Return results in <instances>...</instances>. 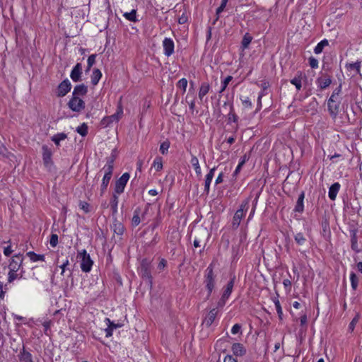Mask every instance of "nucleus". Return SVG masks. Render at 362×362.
I'll use <instances>...</instances> for the list:
<instances>
[{
  "instance_id": "obj_1",
  "label": "nucleus",
  "mask_w": 362,
  "mask_h": 362,
  "mask_svg": "<svg viewBox=\"0 0 362 362\" xmlns=\"http://www.w3.org/2000/svg\"><path fill=\"white\" fill-rule=\"evenodd\" d=\"M138 271L141 278L146 280L150 287H151L153 284V277L151 275V260L147 258L143 259L141 262Z\"/></svg>"
},
{
  "instance_id": "obj_2",
  "label": "nucleus",
  "mask_w": 362,
  "mask_h": 362,
  "mask_svg": "<svg viewBox=\"0 0 362 362\" xmlns=\"http://www.w3.org/2000/svg\"><path fill=\"white\" fill-rule=\"evenodd\" d=\"M216 275L214 272V266L212 264H209V267L206 269V275L204 283L205 284V286L207 289L208 294L207 298H209L214 289L215 287V281Z\"/></svg>"
},
{
  "instance_id": "obj_3",
  "label": "nucleus",
  "mask_w": 362,
  "mask_h": 362,
  "mask_svg": "<svg viewBox=\"0 0 362 362\" xmlns=\"http://www.w3.org/2000/svg\"><path fill=\"white\" fill-rule=\"evenodd\" d=\"M250 198L245 199L240 206V209L234 214L232 226L233 228H238L240 224L242 218L245 216V213L249 209Z\"/></svg>"
},
{
  "instance_id": "obj_4",
  "label": "nucleus",
  "mask_w": 362,
  "mask_h": 362,
  "mask_svg": "<svg viewBox=\"0 0 362 362\" xmlns=\"http://www.w3.org/2000/svg\"><path fill=\"white\" fill-rule=\"evenodd\" d=\"M77 257L81 259V269L83 272H89L93 264L90 255L86 250H82L78 252Z\"/></svg>"
},
{
  "instance_id": "obj_5",
  "label": "nucleus",
  "mask_w": 362,
  "mask_h": 362,
  "mask_svg": "<svg viewBox=\"0 0 362 362\" xmlns=\"http://www.w3.org/2000/svg\"><path fill=\"white\" fill-rule=\"evenodd\" d=\"M129 177L130 175L128 173L122 174V175L115 182L114 193L117 194L123 193Z\"/></svg>"
},
{
  "instance_id": "obj_6",
  "label": "nucleus",
  "mask_w": 362,
  "mask_h": 362,
  "mask_svg": "<svg viewBox=\"0 0 362 362\" xmlns=\"http://www.w3.org/2000/svg\"><path fill=\"white\" fill-rule=\"evenodd\" d=\"M67 105L72 111L79 112L85 108V102L80 98L72 96Z\"/></svg>"
},
{
  "instance_id": "obj_7",
  "label": "nucleus",
  "mask_w": 362,
  "mask_h": 362,
  "mask_svg": "<svg viewBox=\"0 0 362 362\" xmlns=\"http://www.w3.org/2000/svg\"><path fill=\"white\" fill-rule=\"evenodd\" d=\"M71 83L68 78L62 81L57 86L56 95L59 98L65 96L71 89Z\"/></svg>"
},
{
  "instance_id": "obj_8",
  "label": "nucleus",
  "mask_w": 362,
  "mask_h": 362,
  "mask_svg": "<svg viewBox=\"0 0 362 362\" xmlns=\"http://www.w3.org/2000/svg\"><path fill=\"white\" fill-rule=\"evenodd\" d=\"M122 115L123 108L122 105L119 104L116 112L110 116L104 117L103 119V122L106 125H109L110 123H112L113 122H118L119 119L122 117Z\"/></svg>"
},
{
  "instance_id": "obj_9",
  "label": "nucleus",
  "mask_w": 362,
  "mask_h": 362,
  "mask_svg": "<svg viewBox=\"0 0 362 362\" xmlns=\"http://www.w3.org/2000/svg\"><path fill=\"white\" fill-rule=\"evenodd\" d=\"M23 259L21 254L14 255L8 264L9 272H18L22 266Z\"/></svg>"
},
{
  "instance_id": "obj_10",
  "label": "nucleus",
  "mask_w": 362,
  "mask_h": 362,
  "mask_svg": "<svg viewBox=\"0 0 362 362\" xmlns=\"http://www.w3.org/2000/svg\"><path fill=\"white\" fill-rule=\"evenodd\" d=\"M163 53L170 57L174 53L175 44L172 39L165 37L163 41Z\"/></svg>"
},
{
  "instance_id": "obj_11",
  "label": "nucleus",
  "mask_w": 362,
  "mask_h": 362,
  "mask_svg": "<svg viewBox=\"0 0 362 362\" xmlns=\"http://www.w3.org/2000/svg\"><path fill=\"white\" fill-rule=\"evenodd\" d=\"M42 159L46 167H49L52 164L51 149L46 145L42 146Z\"/></svg>"
},
{
  "instance_id": "obj_12",
  "label": "nucleus",
  "mask_w": 362,
  "mask_h": 362,
  "mask_svg": "<svg viewBox=\"0 0 362 362\" xmlns=\"http://www.w3.org/2000/svg\"><path fill=\"white\" fill-rule=\"evenodd\" d=\"M82 74V65L81 63H77L72 69L70 77L74 82H78L81 81Z\"/></svg>"
},
{
  "instance_id": "obj_13",
  "label": "nucleus",
  "mask_w": 362,
  "mask_h": 362,
  "mask_svg": "<svg viewBox=\"0 0 362 362\" xmlns=\"http://www.w3.org/2000/svg\"><path fill=\"white\" fill-rule=\"evenodd\" d=\"M231 350L233 354L236 357L243 356L246 354V349L244 346L240 343H234L232 345Z\"/></svg>"
},
{
  "instance_id": "obj_14",
  "label": "nucleus",
  "mask_w": 362,
  "mask_h": 362,
  "mask_svg": "<svg viewBox=\"0 0 362 362\" xmlns=\"http://www.w3.org/2000/svg\"><path fill=\"white\" fill-rule=\"evenodd\" d=\"M88 93V87L83 83L76 85L72 92V96L80 98V96L86 95Z\"/></svg>"
},
{
  "instance_id": "obj_15",
  "label": "nucleus",
  "mask_w": 362,
  "mask_h": 362,
  "mask_svg": "<svg viewBox=\"0 0 362 362\" xmlns=\"http://www.w3.org/2000/svg\"><path fill=\"white\" fill-rule=\"evenodd\" d=\"M218 314L217 308H213L211 309L207 316L204 320L203 323L206 325V327H210L212 323L214 322V320L216 319Z\"/></svg>"
},
{
  "instance_id": "obj_16",
  "label": "nucleus",
  "mask_w": 362,
  "mask_h": 362,
  "mask_svg": "<svg viewBox=\"0 0 362 362\" xmlns=\"http://www.w3.org/2000/svg\"><path fill=\"white\" fill-rule=\"evenodd\" d=\"M318 87L322 90L327 88L332 83L330 76L325 75V77H319L316 80Z\"/></svg>"
},
{
  "instance_id": "obj_17",
  "label": "nucleus",
  "mask_w": 362,
  "mask_h": 362,
  "mask_svg": "<svg viewBox=\"0 0 362 362\" xmlns=\"http://www.w3.org/2000/svg\"><path fill=\"white\" fill-rule=\"evenodd\" d=\"M339 104L340 100H337V102H330L329 99L328 100V111L331 116L335 117L337 115L339 112Z\"/></svg>"
},
{
  "instance_id": "obj_18",
  "label": "nucleus",
  "mask_w": 362,
  "mask_h": 362,
  "mask_svg": "<svg viewBox=\"0 0 362 362\" xmlns=\"http://www.w3.org/2000/svg\"><path fill=\"white\" fill-rule=\"evenodd\" d=\"M105 321L107 325V327L105 329V337H110L112 335L113 330L119 327L120 325L119 324L114 323L109 318H105Z\"/></svg>"
},
{
  "instance_id": "obj_19",
  "label": "nucleus",
  "mask_w": 362,
  "mask_h": 362,
  "mask_svg": "<svg viewBox=\"0 0 362 362\" xmlns=\"http://www.w3.org/2000/svg\"><path fill=\"white\" fill-rule=\"evenodd\" d=\"M351 247L357 253L361 251L358 245L357 232L356 230H351Z\"/></svg>"
},
{
  "instance_id": "obj_20",
  "label": "nucleus",
  "mask_w": 362,
  "mask_h": 362,
  "mask_svg": "<svg viewBox=\"0 0 362 362\" xmlns=\"http://www.w3.org/2000/svg\"><path fill=\"white\" fill-rule=\"evenodd\" d=\"M235 279V276L233 275V277H231L230 280L228 282L226 287L223 288V293L222 295L224 296V298H228L229 296H230V294L233 291V286H234Z\"/></svg>"
},
{
  "instance_id": "obj_21",
  "label": "nucleus",
  "mask_w": 362,
  "mask_h": 362,
  "mask_svg": "<svg viewBox=\"0 0 362 362\" xmlns=\"http://www.w3.org/2000/svg\"><path fill=\"white\" fill-rule=\"evenodd\" d=\"M339 189L340 184L339 182H334L330 186L329 189L328 196L331 200H335L337 195L339 191Z\"/></svg>"
},
{
  "instance_id": "obj_22",
  "label": "nucleus",
  "mask_w": 362,
  "mask_h": 362,
  "mask_svg": "<svg viewBox=\"0 0 362 362\" xmlns=\"http://www.w3.org/2000/svg\"><path fill=\"white\" fill-rule=\"evenodd\" d=\"M18 358L21 362H34L32 354L25 349L24 346L23 349L20 351Z\"/></svg>"
},
{
  "instance_id": "obj_23",
  "label": "nucleus",
  "mask_w": 362,
  "mask_h": 362,
  "mask_svg": "<svg viewBox=\"0 0 362 362\" xmlns=\"http://www.w3.org/2000/svg\"><path fill=\"white\" fill-rule=\"evenodd\" d=\"M216 168H211L206 175L204 183V191L208 194L209 192L210 185L214 175Z\"/></svg>"
},
{
  "instance_id": "obj_24",
  "label": "nucleus",
  "mask_w": 362,
  "mask_h": 362,
  "mask_svg": "<svg viewBox=\"0 0 362 362\" xmlns=\"http://www.w3.org/2000/svg\"><path fill=\"white\" fill-rule=\"evenodd\" d=\"M304 198H305V192H301V193L298 196V200H297V202H296V206L294 209V211L298 212V213H302L303 211V210H304V205H303Z\"/></svg>"
},
{
  "instance_id": "obj_25",
  "label": "nucleus",
  "mask_w": 362,
  "mask_h": 362,
  "mask_svg": "<svg viewBox=\"0 0 362 362\" xmlns=\"http://www.w3.org/2000/svg\"><path fill=\"white\" fill-rule=\"evenodd\" d=\"M112 229L114 233L119 235H122L124 232V225L117 219L113 221Z\"/></svg>"
},
{
  "instance_id": "obj_26",
  "label": "nucleus",
  "mask_w": 362,
  "mask_h": 362,
  "mask_svg": "<svg viewBox=\"0 0 362 362\" xmlns=\"http://www.w3.org/2000/svg\"><path fill=\"white\" fill-rule=\"evenodd\" d=\"M209 90H210V85L206 82L202 83L200 86L199 93H198L199 98L201 100H202L204 96H205L209 93Z\"/></svg>"
},
{
  "instance_id": "obj_27",
  "label": "nucleus",
  "mask_w": 362,
  "mask_h": 362,
  "mask_svg": "<svg viewBox=\"0 0 362 362\" xmlns=\"http://www.w3.org/2000/svg\"><path fill=\"white\" fill-rule=\"evenodd\" d=\"M302 72L298 71L296 76L291 80V83L294 85L298 90H300L302 88Z\"/></svg>"
},
{
  "instance_id": "obj_28",
  "label": "nucleus",
  "mask_w": 362,
  "mask_h": 362,
  "mask_svg": "<svg viewBox=\"0 0 362 362\" xmlns=\"http://www.w3.org/2000/svg\"><path fill=\"white\" fill-rule=\"evenodd\" d=\"M102 77V73L98 69H95L93 71L91 76V83L93 86H96Z\"/></svg>"
},
{
  "instance_id": "obj_29",
  "label": "nucleus",
  "mask_w": 362,
  "mask_h": 362,
  "mask_svg": "<svg viewBox=\"0 0 362 362\" xmlns=\"http://www.w3.org/2000/svg\"><path fill=\"white\" fill-rule=\"evenodd\" d=\"M119 198L118 194L114 193L112 194V199L110 200V206L112 211V214L115 215L117 213V205H118Z\"/></svg>"
},
{
  "instance_id": "obj_30",
  "label": "nucleus",
  "mask_w": 362,
  "mask_h": 362,
  "mask_svg": "<svg viewBox=\"0 0 362 362\" xmlns=\"http://www.w3.org/2000/svg\"><path fill=\"white\" fill-rule=\"evenodd\" d=\"M252 40V37L249 33H245V35L243 37L242 42H241V48L243 49H245L248 48L250 44L251 43Z\"/></svg>"
},
{
  "instance_id": "obj_31",
  "label": "nucleus",
  "mask_w": 362,
  "mask_h": 362,
  "mask_svg": "<svg viewBox=\"0 0 362 362\" xmlns=\"http://www.w3.org/2000/svg\"><path fill=\"white\" fill-rule=\"evenodd\" d=\"M190 163L192 165V166L194 167L197 175H201L202 170H201V168H200V165H199V160L197 158V156H192V158L190 160Z\"/></svg>"
},
{
  "instance_id": "obj_32",
  "label": "nucleus",
  "mask_w": 362,
  "mask_h": 362,
  "mask_svg": "<svg viewBox=\"0 0 362 362\" xmlns=\"http://www.w3.org/2000/svg\"><path fill=\"white\" fill-rule=\"evenodd\" d=\"M329 45V42L326 39H324L322 40H321L315 47L314 49V52L316 54H320L324 47L327 46Z\"/></svg>"
},
{
  "instance_id": "obj_33",
  "label": "nucleus",
  "mask_w": 362,
  "mask_h": 362,
  "mask_svg": "<svg viewBox=\"0 0 362 362\" xmlns=\"http://www.w3.org/2000/svg\"><path fill=\"white\" fill-rule=\"evenodd\" d=\"M66 137H67V135L65 133H59V134H54L52 137V141L53 142H54V144L57 146H59L60 141L62 140H64L65 139H66Z\"/></svg>"
},
{
  "instance_id": "obj_34",
  "label": "nucleus",
  "mask_w": 362,
  "mask_h": 362,
  "mask_svg": "<svg viewBox=\"0 0 362 362\" xmlns=\"http://www.w3.org/2000/svg\"><path fill=\"white\" fill-rule=\"evenodd\" d=\"M27 255L33 262L45 261V255H38L35 253L34 252H28L27 253Z\"/></svg>"
},
{
  "instance_id": "obj_35",
  "label": "nucleus",
  "mask_w": 362,
  "mask_h": 362,
  "mask_svg": "<svg viewBox=\"0 0 362 362\" xmlns=\"http://www.w3.org/2000/svg\"><path fill=\"white\" fill-rule=\"evenodd\" d=\"M350 281L352 289L356 291L358 288V278L354 272H351Z\"/></svg>"
},
{
  "instance_id": "obj_36",
  "label": "nucleus",
  "mask_w": 362,
  "mask_h": 362,
  "mask_svg": "<svg viewBox=\"0 0 362 362\" xmlns=\"http://www.w3.org/2000/svg\"><path fill=\"white\" fill-rule=\"evenodd\" d=\"M341 91V84H340L337 88H336L333 90L332 94L331 97L329 98V101L330 102H337V100H339L338 96L340 94Z\"/></svg>"
},
{
  "instance_id": "obj_37",
  "label": "nucleus",
  "mask_w": 362,
  "mask_h": 362,
  "mask_svg": "<svg viewBox=\"0 0 362 362\" xmlns=\"http://www.w3.org/2000/svg\"><path fill=\"white\" fill-rule=\"evenodd\" d=\"M23 276V271L20 274H17V272H8V282L12 283L16 279H21Z\"/></svg>"
},
{
  "instance_id": "obj_38",
  "label": "nucleus",
  "mask_w": 362,
  "mask_h": 362,
  "mask_svg": "<svg viewBox=\"0 0 362 362\" xmlns=\"http://www.w3.org/2000/svg\"><path fill=\"white\" fill-rule=\"evenodd\" d=\"M273 301L275 305V308H276V312L278 313L279 318V320H283V311H282V308H281L280 302L277 298H274Z\"/></svg>"
},
{
  "instance_id": "obj_39",
  "label": "nucleus",
  "mask_w": 362,
  "mask_h": 362,
  "mask_svg": "<svg viewBox=\"0 0 362 362\" xmlns=\"http://www.w3.org/2000/svg\"><path fill=\"white\" fill-rule=\"evenodd\" d=\"M139 214H140V209L138 208L134 210V215H133V217L132 219V225L134 226H138L141 222Z\"/></svg>"
},
{
  "instance_id": "obj_40",
  "label": "nucleus",
  "mask_w": 362,
  "mask_h": 362,
  "mask_svg": "<svg viewBox=\"0 0 362 362\" xmlns=\"http://www.w3.org/2000/svg\"><path fill=\"white\" fill-rule=\"evenodd\" d=\"M294 239L296 243L299 245H303L306 242V238L302 233H298L294 235Z\"/></svg>"
},
{
  "instance_id": "obj_41",
  "label": "nucleus",
  "mask_w": 362,
  "mask_h": 362,
  "mask_svg": "<svg viewBox=\"0 0 362 362\" xmlns=\"http://www.w3.org/2000/svg\"><path fill=\"white\" fill-rule=\"evenodd\" d=\"M110 179H111V177H110L109 176H107V175H104L103 176V180H102V184H101V186H100V191H101V194H102L107 189V187L108 186V184L110 182Z\"/></svg>"
},
{
  "instance_id": "obj_42",
  "label": "nucleus",
  "mask_w": 362,
  "mask_h": 362,
  "mask_svg": "<svg viewBox=\"0 0 362 362\" xmlns=\"http://www.w3.org/2000/svg\"><path fill=\"white\" fill-rule=\"evenodd\" d=\"M238 117L234 112L233 106L230 105V112L228 114V122H238Z\"/></svg>"
},
{
  "instance_id": "obj_43",
  "label": "nucleus",
  "mask_w": 362,
  "mask_h": 362,
  "mask_svg": "<svg viewBox=\"0 0 362 362\" xmlns=\"http://www.w3.org/2000/svg\"><path fill=\"white\" fill-rule=\"evenodd\" d=\"M153 166L156 168V171H160L163 168V162H162V158L160 156H157L153 163Z\"/></svg>"
},
{
  "instance_id": "obj_44",
  "label": "nucleus",
  "mask_w": 362,
  "mask_h": 362,
  "mask_svg": "<svg viewBox=\"0 0 362 362\" xmlns=\"http://www.w3.org/2000/svg\"><path fill=\"white\" fill-rule=\"evenodd\" d=\"M76 132L82 136H85L88 134V126L86 123H83L76 128Z\"/></svg>"
},
{
  "instance_id": "obj_45",
  "label": "nucleus",
  "mask_w": 362,
  "mask_h": 362,
  "mask_svg": "<svg viewBox=\"0 0 362 362\" xmlns=\"http://www.w3.org/2000/svg\"><path fill=\"white\" fill-rule=\"evenodd\" d=\"M124 16L127 19L129 20V21H132V22H136L137 21V19H136V10H132L131 12L129 13H125L124 14Z\"/></svg>"
},
{
  "instance_id": "obj_46",
  "label": "nucleus",
  "mask_w": 362,
  "mask_h": 362,
  "mask_svg": "<svg viewBox=\"0 0 362 362\" xmlns=\"http://www.w3.org/2000/svg\"><path fill=\"white\" fill-rule=\"evenodd\" d=\"M233 80V76H228L225 79L221 82V88L219 90V93H222L226 88H227L228 83Z\"/></svg>"
},
{
  "instance_id": "obj_47",
  "label": "nucleus",
  "mask_w": 362,
  "mask_h": 362,
  "mask_svg": "<svg viewBox=\"0 0 362 362\" xmlns=\"http://www.w3.org/2000/svg\"><path fill=\"white\" fill-rule=\"evenodd\" d=\"M360 316L358 314H357L351 321V322L349 325L348 330L350 332H352L354 330L356 325L358 323L359 320Z\"/></svg>"
},
{
  "instance_id": "obj_48",
  "label": "nucleus",
  "mask_w": 362,
  "mask_h": 362,
  "mask_svg": "<svg viewBox=\"0 0 362 362\" xmlns=\"http://www.w3.org/2000/svg\"><path fill=\"white\" fill-rule=\"evenodd\" d=\"M78 206H79V208L81 210H83L86 214L89 213L90 211V206L86 202L80 201Z\"/></svg>"
},
{
  "instance_id": "obj_49",
  "label": "nucleus",
  "mask_w": 362,
  "mask_h": 362,
  "mask_svg": "<svg viewBox=\"0 0 362 362\" xmlns=\"http://www.w3.org/2000/svg\"><path fill=\"white\" fill-rule=\"evenodd\" d=\"M170 148V142L168 141H163L160 146V151L162 154H166Z\"/></svg>"
},
{
  "instance_id": "obj_50",
  "label": "nucleus",
  "mask_w": 362,
  "mask_h": 362,
  "mask_svg": "<svg viewBox=\"0 0 362 362\" xmlns=\"http://www.w3.org/2000/svg\"><path fill=\"white\" fill-rule=\"evenodd\" d=\"M113 168L114 167H112V165H105L102 169V170H103L105 173L104 175H107L109 176L110 177H112Z\"/></svg>"
},
{
  "instance_id": "obj_51",
  "label": "nucleus",
  "mask_w": 362,
  "mask_h": 362,
  "mask_svg": "<svg viewBox=\"0 0 362 362\" xmlns=\"http://www.w3.org/2000/svg\"><path fill=\"white\" fill-rule=\"evenodd\" d=\"M177 86L182 89L183 92L186 91V88L187 86V80L185 78H182L179 80L177 83Z\"/></svg>"
},
{
  "instance_id": "obj_52",
  "label": "nucleus",
  "mask_w": 362,
  "mask_h": 362,
  "mask_svg": "<svg viewBox=\"0 0 362 362\" xmlns=\"http://www.w3.org/2000/svg\"><path fill=\"white\" fill-rule=\"evenodd\" d=\"M49 244L52 247H54L58 244V235L57 234H52L49 240Z\"/></svg>"
},
{
  "instance_id": "obj_53",
  "label": "nucleus",
  "mask_w": 362,
  "mask_h": 362,
  "mask_svg": "<svg viewBox=\"0 0 362 362\" xmlns=\"http://www.w3.org/2000/svg\"><path fill=\"white\" fill-rule=\"evenodd\" d=\"M309 65L313 69H316L318 67V61L313 57H310L309 58Z\"/></svg>"
},
{
  "instance_id": "obj_54",
  "label": "nucleus",
  "mask_w": 362,
  "mask_h": 362,
  "mask_svg": "<svg viewBox=\"0 0 362 362\" xmlns=\"http://www.w3.org/2000/svg\"><path fill=\"white\" fill-rule=\"evenodd\" d=\"M95 57L96 54H91L88 57L87 64L88 65V68H91L95 63Z\"/></svg>"
},
{
  "instance_id": "obj_55",
  "label": "nucleus",
  "mask_w": 362,
  "mask_h": 362,
  "mask_svg": "<svg viewBox=\"0 0 362 362\" xmlns=\"http://www.w3.org/2000/svg\"><path fill=\"white\" fill-rule=\"evenodd\" d=\"M349 68L350 69H354L357 72H359L360 71V68H361V62H356L355 63L349 64Z\"/></svg>"
},
{
  "instance_id": "obj_56",
  "label": "nucleus",
  "mask_w": 362,
  "mask_h": 362,
  "mask_svg": "<svg viewBox=\"0 0 362 362\" xmlns=\"http://www.w3.org/2000/svg\"><path fill=\"white\" fill-rule=\"evenodd\" d=\"M228 298H224V296L222 295L221 298L219 299V300L217 303V308H222L225 305Z\"/></svg>"
},
{
  "instance_id": "obj_57",
  "label": "nucleus",
  "mask_w": 362,
  "mask_h": 362,
  "mask_svg": "<svg viewBox=\"0 0 362 362\" xmlns=\"http://www.w3.org/2000/svg\"><path fill=\"white\" fill-rule=\"evenodd\" d=\"M166 265H167V261L165 259L162 258L158 264V269L159 270L162 271L164 269V268L166 267Z\"/></svg>"
},
{
  "instance_id": "obj_58",
  "label": "nucleus",
  "mask_w": 362,
  "mask_h": 362,
  "mask_svg": "<svg viewBox=\"0 0 362 362\" xmlns=\"http://www.w3.org/2000/svg\"><path fill=\"white\" fill-rule=\"evenodd\" d=\"M240 329L241 325L239 324H235L231 329V332L233 334H236L240 331Z\"/></svg>"
},
{
  "instance_id": "obj_59",
  "label": "nucleus",
  "mask_w": 362,
  "mask_h": 362,
  "mask_svg": "<svg viewBox=\"0 0 362 362\" xmlns=\"http://www.w3.org/2000/svg\"><path fill=\"white\" fill-rule=\"evenodd\" d=\"M187 16L185 13H182L180 17L178 18V23L180 24H184L187 21Z\"/></svg>"
},
{
  "instance_id": "obj_60",
  "label": "nucleus",
  "mask_w": 362,
  "mask_h": 362,
  "mask_svg": "<svg viewBox=\"0 0 362 362\" xmlns=\"http://www.w3.org/2000/svg\"><path fill=\"white\" fill-rule=\"evenodd\" d=\"M223 362H237V360L231 355H227L224 358Z\"/></svg>"
},
{
  "instance_id": "obj_61",
  "label": "nucleus",
  "mask_w": 362,
  "mask_h": 362,
  "mask_svg": "<svg viewBox=\"0 0 362 362\" xmlns=\"http://www.w3.org/2000/svg\"><path fill=\"white\" fill-rule=\"evenodd\" d=\"M69 265V260L66 259L62 265H60V268L62 269L61 274L63 275L65 272L66 267Z\"/></svg>"
},
{
  "instance_id": "obj_62",
  "label": "nucleus",
  "mask_w": 362,
  "mask_h": 362,
  "mask_svg": "<svg viewBox=\"0 0 362 362\" xmlns=\"http://www.w3.org/2000/svg\"><path fill=\"white\" fill-rule=\"evenodd\" d=\"M249 160V156L247 154L243 155L240 160L239 162V164L244 165V164Z\"/></svg>"
},
{
  "instance_id": "obj_63",
  "label": "nucleus",
  "mask_w": 362,
  "mask_h": 362,
  "mask_svg": "<svg viewBox=\"0 0 362 362\" xmlns=\"http://www.w3.org/2000/svg\"><path fill=\"white\" fill-rule=\"evenodd\" d=\"M223 173H221L218 175V177H216V181H215V184H216V185H218V184H220V183L223 182Z\"/></svg>"
},
{
  "instance_id": "obj_64",
  "label": "nucleus",
  "mask_w": 362,
  "mask_h": 362,
  "mask_svg": "<svg viewBox=\"0 0 362 362\" xmlns=\"http://www.w3.org/2000/svg\"><path fill=\"white\" fill-rule=\"evenodd\" d=\"M243 104L245 107H252V103L250 102L249 98H246L245 100H243Z\"/></svg>"
}]
</instances>
